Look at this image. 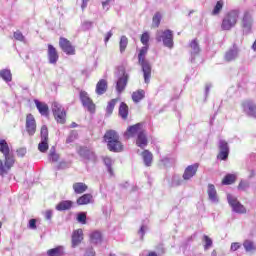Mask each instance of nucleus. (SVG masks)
<instances>
[{
    "label": "nucleus",
    "mask_w": 256,
    "mask_h": 256,
    "mask_svg": "<svg viewBox=\"0 0 256 256\" xmlns=\"http://www.w3.org/2000/svg\"><path fill=\"white\" fill-rule=\"evenodd\" d=\"M247 189H249V181L241 180L238 185V190L239 191H247Z\"/></svg>",
    "instance_id": "09e8293b"
},
{
    "label": "nucleus",
    "mask_w": 256,
    "mask_h": 256,
    "mask_svg": "<svg viewBox=\"0 0 256 256\" xmlns=\"http://www.w3.org/2000/svg\"><path fill=\"white\" fill-rule=\"evenodd\" d=\"M59 45L66 55H75V46L67 38L60 37Z\"/></svg>",
    "instance_id": "9b49d317"
},
{
    "label": "nucleus",
    "mask_w": 256,
    "mask_h": 256,
    "mask_svg": "<svg viewBox=\"0 0 256 256\" xmlns=\"http://www.w3.org/2000/svg\"><path fill=\"white\" fill-rule=\"evenodd\" d=\"M224 2L223 0H219L216 5L214 6V9L212 11V15H219L221 11L223 10Z\"/></svg>",
    "instance_id": "a19ab883"
},
{
    "label": "nucleus",
    "mask_w": 256,
    "mask_h": 256,
    "mask_svg": "<svg viewBox=\"0 0 256 256\" xmlns=\"http://www.w3.org/2000/svg\"><path fill=\"white\" fill-rule=\"evenodd\" d=\"M172 185L174 187H179V185H183V180L180 177L175 176L172 180Z\"/></svg>",
    "instance_id": "3c124183"
},
{
    "label": "nucleus",
    "mask_w": 256,
    "mask_h": 256,
    "mask_svg": "<svg viewBox=\"0 0 256 256\" xmlns=\"http://www.w3.org/2000/svg\"><path fill=\"white\" fill-rule=\"evenodd\" d=\"M85 256H95V250H93V248H89V249L86 251Z\"/></svg>",
    "instance_id": "052dcab7"
},
{
    "label": "nucleus",
    "mask_w": 256,
    "mask_h": 256,
    "mask_svg": "<svg viewBox=\"0 0 256 256\" xmlns=\"http://www.w3.org/2000/svg\"><path fill=\"white\" fill-rule=\"evenodd\" d=\"M52 113L57 123H61V125L65 124L67 113L65 112V108H63L59 102L52 103Z\"/></svg>",
    "instance_id": "423d86ee"
},
{
    "label": "nucleus",
    "mask_w": 256,
    "mask_h": 256,
    "mask_svg": "<svg viewBox=\"0 0 256 256\" xmlns=\"http://www.w3.org/2000/svg\"><path fill=\"white\" fill-rule=\"evenodd\" d=\"M48 256H63L65 255V249L63 246H58L56 248L49 249L47 251Z\"/></svg>",
    "instance_id": "c85d7f7f"
},
{
    "label": "nucleus",
    "mask_w": 256,
    "mask_h": 256,
    "mask_svg": "<svg viewBox=\"0 0 256 256\" xmlns=\"http://www.w3.org/2000/svg\"><path fill=\"white\" fill-rule=\"evenodd\" d=\"M210 89H211V85H206V89H205L206 95L209 94V90H210Z\"/></svg>",
    "instance_id": "69168bd1"
},
{
    "label": "nucleus",
    "mask_w": 256,
    "mask_h": 256,
    "mask_svg": "<svg viewBox=\"0 0 256 256\" xmlns=\"http://www.w3.org/2000/svg\"><path fill=\"white\" fill-rule=\"evenodd\" d=\"M90 241L94 245H97V244L101 243V241H102L101 232H99V231L92 232L90 234Z\"/></svg>",
    "instance_id": "72a5a7b5"
},
{
    "label": "nucleus",
    "mask_w": 256,
    "mask_h": 256,
    "mask_svg": "<svg viewBox=\"0 0 256 256\" xmlns=\"http://www.w3.org/2000/svg\"><path fill=\"white\" fill-rule=\"evenodd\" d=\"M93 201V195L84 194L77 199V205H89Z\"/></svg>",
    "instance_id": "c756f323"
},
{
    "label": "nucleus",
    "mask_w": 256,
    "mask_h": 256,
    "mask_svg": "<svg viewBox=\"0 0 256 256\" xmlns=\"http://www.w3.org/2000/svg\"><path fill=\"white\" fill-rule=\"evenodd\" d=\"M104 140L108 145L109 151L120 153L123 151V144L119 141V134L115 130H109L104 135Z\"/></svg>",
    "instance_id": "f03ea898"
},
{
    "label": "nucleus",
    "mask_w": 256,
    "mask_h": 256,
    "mask_svg": "<svg viewBox=\"0 0 256 256\" xmlns=\"http://www.w3.org/2000/svg\"><path fill=\"white\" fill-rule=\"evenodd\" d=\"M148 256H157V253L151 252V253L148 254Z\"/></svg>",
    "instance_id": "774afa93"
},
{
    "label": "nucleus",
    "mask_w": 256,
    "mask_h": 256,
    "mask_svg": "<svg viewBox=\"0 0 256 256\" xmlns=\"http://www.w3.org/2000/svg\"><path fill=\"white\" fill-rule=\"evenodd\" d=\"M143 131V123H137L127 128L126 132L124 133V137H126V139L135 137V135L138 137Z\"/></svg>",
    "instance_id": "ddd939ff"
},
{
    "label": "nucleus",
    "mask_w": 256,
    "mask_h": 256,
    "mask_svg": "<svg viewBox=\"0 0 256 256\" xmlns=\"http://www.w3.org/2000/svg\"><path fill=\"white\" fill-rule=\"evenodd\" d=\"M203 241L205 242V245H204L205 251H207V250L211 249V247H213V240L211 238H209V236L204 235Z\"/></svg>",
    "instance_id": "37998d69"
},
{
    "label": "nucleus",
    "mask_w": 256,
    "mask_h": 256,
    "mask_svg": "<svg viewBox=\"0 0 256 256\" xmlns=\"http://www.w3.org/2000/svg\"><path fill=\"white\" fill-rule=\"evenodd\" d=\"M252 49H253V51H256V40H255V42L252 45Z\"/></svg>",
    "instance_id": "338daca9"
},
{
    "label": "nucleus",
    "mask_w": 256,
    "mask_h": 256,
    "mask_svg": "<svg viewBox=\"0 0 256 256\" xmlns=\"http://www.w3.org/2000/svg\"><path fill=\"white\" fill-rule=\"evenodd\" d=\"M79 97L83 107H85V109H87V111L90 113H95V103H93V100L91 97H89V94L81 90Z\"/></svg>",
    "instance_id": "1a4fd4ad"
},
{
    "label": "nucleus",
    "mask_w": 256,
    "mask_h": 256,
    "mask_svg": "<svg viewBox=\"0 0 256 256\" xmlns=\"http://www.w3.org/2000/svg\"><path fill=\"white\" fill-rule=\"evenodd\" d=\"M40 135L41 142L38 144V150L40 153H47L49 150V130L47 129V126H42Z\"/></svg>",
    "instance_id": "0eeeda50"
},
{
    "label": "nucleus",
    "mask_w": 256,
    "mask_h": 256,
    "mask_svg": "<svg viewBox=\"0 0 256 256\" xmlns=\"http://www.w3.org/2000/svg\"><path fill=\"white\" fill-rule=\"evenodd\" d=\"M243 247H244L246 253H251L253 251H256L255 242H253L252 240H249V239H247L243 242Z\"/></svg>",
    "instance_id": "473e14b6"
},
{
    "label": "nucleus",
    "mask_w": 256,
    "mask_h": 256,
    "mask_svg": "<svg viewBox=\"0 0 256 256\" xmlns=\"http://www.w3.org/2000/svg\"><path fill=\"white\" fill-rule=\"evenodd\" d=\"M28 227H29V229H37V220L30 219Z\"/></svg>",
    "instance_id": "5fc2aeb1"
},
{
    "label": "nucleus",
    "mask_w": 256,
    "mask_h": 256,
    "mask_svg": "<svg viewBox=\"0 0 256 256\" xmlns=\"http://www.w3.org/2000/svg\"><path fill=\"white\" fill-rule=\"evenodd\" d=\"M77 221H78V223L85 225L87 223V213H85V212L78 213Z\"/></svg>",
    "instance_id": "49530a36"
},
{
    "label": "nucleus",
    "mask_w": 256,
    "mask_h": 256,
    "mask_svg": "<svg viewBox=\"0 0 256 256\" xmlns=\"http://www.w3.org/2000/svg\"><path fill=\"white\" fill-rule=\"evenodd\" d=\"M190 49H191V63L195 61V55H199V52L201 51V48H199V43L196 39L192 40L190 43Z\"/></svg>",
    "instance_id": "393cba45"
},
{
    "label": "nucleus",
    "mask_w": 256,
    "mask_h": 256,
    "mask_svg": "<svg viewBox=\"0 0 256 256\" xmlns=\"http://www.w3.org/2000/svg\"><path fill=\"white\" fill-rule=\"evenodd\" d=\"M26 131L28 135L33 136L37 131V122L35 121V116L33 114H28L26 116Z\"/></svg>",
    "instance_id": "4468645a"
},
{
    "label": "nucleus",
    "mask_w": 256,
    "mask_h": 256,
    "mask_svg": "<svg viewBox=\"0 0 256 256\" xmlns=\"http://www.w3.org/2000/svg\"><path fill=\"white\" fill-rule=\"evenodd\" d=\"M139 233H141L142 237L145 235V226H141Z\"/></svg>",
    "instance_id": "0e129e2a"
},
{
    "label": "nucleus",
    "mask_w": 256,
    "mask_h": 256,
    "mask_svg": "<svg viewBox=\"0 0 256 256\" xmlns=\"http://www.w3.org/2000/svg\"><path fill=\"white\" fill-rule=\"evenodd\" d=\"M69 167V164L67 162H60L57 169H67Z\"/></svg>",
    "instance_id": "bf43d9fd"
},
{
    "label": "nucleus",
    "mask_w": 256,
    "mask_h": 256,
    "mask_svg": "<svg viewBox=\"0 0 256 256\" xmlns=\"http://www.w3.org/2000/svg\"><path fill=\"white\" fill-rule=\"evenodd\" d=\"M118 99H112L108 102V105L106 107V115H112L113 110L115 109V105H117Z\"/></svg>",
    "instance_id": "58836bf2"
},
{
    "label": "nucleus",
    "mask_w": 256,
    "mask_h": 256,
    "mask_svg": "<svg viewBox=\"0 0 256 256\" xmlns=\"http://www.w3.org/2000/svg\"><path fill=\"white\" fill-rule=\"evenodd\" d=\"M239 15L240 12L237 9L230 10L228 13H226L222 20L221 29L223 31H231V29L237 25V21H239Z\"/></svg>",
    "instance_id": "20e7f679"
},
{
    "label": "nucleus",
    "mask_w": 256,
    "mask_h": 256,
    "mask_svg": "<svg viewBox=\"0 0 256 256\" xmlns=\"http://www.w3.org/2000/svg\"><path fill=\"white\" fill-rule=\"evenodd\" d=\"M199 169V163H194L192 165H189L182 175V178L184 181H189L190 179H193L195 175H197V171Z\"/></svg>",
    "instance_id": "2eb2a0df"
},
{
    "label": "nucleus",
    "mask_w": 256,
    "mask_h": 256,
    "mask_svg": "<svg viewBox=\"0 0 256 256\" xmlns=\"http://www.w3.org/2000/svg\"><path fill=\"white\" fill-rule=\"evenodd\" d=\"M153 25H155V27H159V25H161V13L157 12L153 16Z\"/></svg>",
    "instance_id": "8fccbe9b"
},
{
    "label": "nucleus",
    "mask_w": 256,
    "mask_h": 256,
    "mask_svg": "<svg viewBox=\"0 0 256 256\" xmlns=\"http://www.w3.org/2000/svg\"><path fill=\"white\" fill-rule=\"evenodd\" d=\"M239 47H237V44H234L224 55L225 61L228 63H231V61H235V59L239 58Z\"/></svg>",
    "instance_id": "dca6fc26"
},
{
    "label": "nucleus",
    "mask_w": 256,
    "mask_h": 256,
    "mask_svg": "<svg viewBox=\"0 0 256 256\" xmlns=\"http://www.w3.org/2000/svg\"><path fill=\"white\" fill-rule=\"evenodd\" d=\"M142 158L144 165H146V167H151V163H153V154L149 150H144L142 152Z\"/></svg>",
    "instance_id": "bb28decb"
},
{
    "label": "nucleus",
    "mask_w": 256,
    "mask_h": 256,
    "mask_svg": "<svg viewBox=\"0 0 256 256\" xmlns=\"http://www.w3.org/2000/svg\"><path fill=\"white\" fill-rule=\"evenodd\" d=\"M207 193H208L209 200L212 203H219V197L217 196V190L215 189V185L208 184Z\"/></svg>",
    "instance_id": "5701e85b"
},
{
    "label": "nucleus",
    "mask_w": 256,
    "mask_h": 256,
    "mask_svg": "<svg viewBox=\"0 0 256 256\" xmlns=\"http://www.w3.org/2000/svg\"><path fill=\"white\" fill-rule=\"evenodd\" d=\"M156 41H158V43H161L162 41L164 47H168V49H173V31L171 30L157 31Z\"/></svg>",
    "instance_id": "39448f33"
},
{
    "label": "nucleus",
    "mask_w": 256,
    "mask_h": 256,
    "mask_svg": "<svg viewBox=\"0 0 256 256\" xmlns=\"http://www.w3.org/2000/svg\"><path fill=\"white\" fill-rule=\"evenodd\" d=\"M96 93L97 95H104V93H107V80H99V82L96 84Z\"/></svg>",
    "instance_id": "a878e982"
},
{
    "label": "nucleus",
    "mask_w": 256,
    "mask_h": 256,
    "mask_svg": "<svg viewBox=\"0 0 256 256\" xmlns=\"http://www.w3.org/2000/svg\"><path fill=\"white\" fill-rule=\"evenodd\" d=\"M89 3V0H82L81 8L84 10L87 7V4Z\"/></svg>",
    "instance_id": "e2e57ef3"
},
{
    "label": "nucleus",
    "mask_w": 256,
    "mask_h": 256,
    "mask_svg": "<svg viewBox=\"0 0 256 256\" xmlns=\"http://www.w3.org/2000/svg\"><path fill=\"white\" fill-rule=\"evenodd\" d=\"M227 200L234 213H247V209L245 208V206H243V204H241V202H239V200H237L235 196L228 194Z\"/></svg>",
    "instance_id": "6e6552de"
},
{
    "label": "nucleus",
    "mask_w": 256,
    "mask_h": 256,
    "mask_svg": "<svg viewBox=\"0 0 256 256\" xmlns=\"http://www.w3.org/2000/svg\"><path fill=\"white\" fill-rule=\"evenodd\" d=\"M147 51H149V46H144L141 48L138 54V61L142 67V71L144 74V81L145 83H149L151 81V65L147 60H145V55H147Z\"/></svg>",
    "instance_id": "7ed1b4c3"
},
{
    "label": "nucleus",
    "mask_w": 256,
    "mask_h": 256,
    "mask_svg": "<svg viewBox=\"0 0 256 256\" xmlns=\"http://www.w3.org/2000/svg\"><path fill=\"white\" fill-rule=\"evenodd\" d=\"M127 45H129V40L127 36H121L119 46H120V53H125V49H127Z\"/></svg>",
    "instance_id": "ea45409f"
},
{
    "label": "nucleus",
    "mask_w": 256,
    "mask_h": 256,
    "mask_svg": "<svg viewBox=\"0 0 256 256\" xmlns=\"http://www.w3.org/2000/svg\"><path fill=\"white\" fill-rule=\"evenodd\" d=\"M147 135L145 134V130L143 132H140L136 139V145L137 147H140V149H145L148 145Z\"/></svg>",
    "instance_id": "412c9836"
},
{
    "label": "nucleus",
    "mask_w": 256,
    "mask_h": 256,
    "mask_svg": "<svg viewBox=\"0 0 256 256\" xmlns=\"http://www.w3.org/2000/svg\"><path fill=\"white\" fill-rule=\"evenodd\" d=\"M112 0H106L102 2V7L103 9H105L106 11H109V4L111 3Z\"/></svg>",
    "instance_id": "13d9d810"
},
{
    "label": "nucleus",
    "mask_w": 256,
    "mask_h": 256,
    "mask_svg": "<svg viewBox=\"0 0 256 256\" xmlns=\"http://www.w3.org/2000/svg\"><path fill=\"white\" fill-rule=\"evenodd\" d=\"M0 77L6 81V83L11 82V80L13 79L12 74H11V70L8 69H4L0 71Z\"/></svg>",
    "instance_id": "e433bc0d"
},
{
    "label": "nucleus",
    "mask_w": 256,
    "mask_h": 256,
    "mask_svg": "<svg viewBox=\"0 0 256 256\" xmlns=\"http://www.w3.org/2000/svg\"><path fill=\"white\" fill-rule=\"evenodd\" d=\"M34 103L41 115H43L44 117H47V115H49V106H47L45 102L34 100Z\"/></svg>",
    "instance_id": "b1692460"
},
{
    "label": "nucleus",
    "mask_w": 256,
    "mask_h": 256,
    "mask_svg": "<svg viewBox=\"0 0 256 256\" xmlns=\"http://www.w3.org/2000/svg\"><path fill=\"white\" fill-rule=\"evenodd\" d=\"M78 136H79V134L77 133V131L73 130V131L70 132V134L68 135V137H67V139H66V143H73V141H75Z\"/></svg>",
    "instance_id": "de8ad7c7"
},
{
    "label": "nucleus",
    "mask_w": 256,
    "mask_h": 256,
    "mask_svg": "<svg viewBox=\"0 0 256 256\" xmlns=\"http://www.w3.org/2000/svg\"><path fill=\"white\" fill-rule=\"evenodd\" d=\"M73 207V202L71 200H64L61 201L57 206L56 210L57 211H67Z\"/></svg>",
    "instance_id": "cd10ccee"
},
{
    "label": "nucleus",
    "mask_w": 256,
    "mask_h": 256,
    "mask_svg": "<svg viewBox=\"0 0 256 256\" xmlns=\"http://www.w3.org/2000/svg\"><path fill=\"white\" fill-rule=\"evenodd\" d=\"M142 99H145V90H138L132 93V100L134 103H139Z\"/></svg>",
    "instance_id": "f704fd0d"
},
{
    "label": "nucleus",
    "mask_w": 256,
    "mask_h": 256,
    "mask_svg": "<svg viewBox=\"0 0 256 256\" xmlns=\"http://www.w3.org/2000/svg\"><path fill=\"white\" fill-rule=\"evenodd\" d=\"M0 152L4 156V162L0 159V177L3 178L5 175H9L11 168L15 165V155L5 140H0Z\"/></svg>",
    "instance_id": "f257e3e1"
},
{
    "label": "nucleus",
    "mask_w": 256,
    "mask_h": 256,
    "mask_svg": "<svg viewBox=\"0 0 256 256\" xmlns=\"http://www.w3.org/2000/svg\"><path fill=\"white\" fill-rule=\"evenodd\" d=\"M73 190L77 195H81V193L87 191V186L83 182H76L73 184Z\"/></svg>",
    "instance_id": "7c9ffc66"
},
{
    "label": "nucleus",
    "mask_w": 256,
    "mask_h": 256,
    "mask_svg": "<svg viewBox=\"0 0 256 256\" xmlns=\"http://www.w3.org/2000/svg\"><path fill=\"white\" fill-rule=\"evenodd\" d=\"M119 116L121 119H127V117H129V106H127L125 102H121L119 106Z\"/></svg>",
    "instance_id": "2f4dec72"
},
{
    "label": "nucleus",
    "mask_w": 256,
    "mask_h": 256,
    "mask_svg": "<svg viewBox=\"0 0 256 256\" xmlns=\"http://www.w3.org/2000/svg\"><path fill=\"white\" fill-rule=\"evenodd\" d=\"M111 37H113V32L112 31H109L105 37V43H107Z\"/></svg>",
    "instance_id": "680f3d73"
},
{
    "label": "nucleus",
    "mask_w": 256,
    "mask_h": 256,
    "mask_svg": "<svg viewBox=\"0 0 256 256\" xmlns=\"http://www.w3.org/2000/svg\"><path fill=\"white\" fill-rule=\"evenodd\" d=\"M242 107L244 111L250 116L256 118V104L251 100H246L243 102Z\"/></svg>",
    "instance_id": "6ab92c4d"
},
{
    "label": "nucleus",
    "mask_w": 256,
    "mask_h": 256,
    "mask_svg": "<svg viewBox=\"0 0 256 256\" xmlns=\"http://www.w3.org/2000/svg\"><path fill=\"white\" fill-rule=\"evenodd\" d=\"M91 27H93V22H89V21L83 22L82 31H89Z\"/></svg>",
    "instance_id": "603ef678"
},
{
    "label": "nucleus",
    "mask_w": 256,
    "mask_h": 256,
    "mask_svg": "<svg viewBox=\"0 0 256 256\" xmlns=\"http://www.w3.org/2000/svg\"><path fill=\"white\" fill-rule=\"evenodd\" d=\"M253 26V16L251 15V12L245 11L243 18H242V27L246 33H249L251 31V27Z\"/></svg>",
    "instance_id": "f3484780"
},
{
    "label": "nucleus",
    "mask_w": 256,
    "mask_h": 256,
    "mask_svg": "<svg viewBox=\"0 0 256 256\" xmlns=\"http://www.w3.org/2000/svg\"><path fill=\"white\" fill-rule=\"evenodd\" d=\"M14 39H16V41H20L21 43H27V39H25V36L19 30L14 32Z\"/></svg>",
    "instance_id": "c03bdc74"
},
{
    "label": "nucleus",
    "mask_w": 256,
    "mask_h": 256,
    "mask_svg": "<svg viewBox=\"0 0 256 256\" xmlns=\"http://www.w3.org/2000/svg\"><path fill=\"white\" fill-rule=\"evenodd\" d=\"M241 249V243L239 242H233L230 247V251L235 252L237 250Z\"/></svg>",
    "instance_id": "864d4df0"
},
{
    "label": "nucleus",
    "mask_w": 256,
    "mask_h": 256,
    "mask_svg": "<svg viewBox=\"0 0 256 256\" xmlns=\"http://www.w3.org/2000/svg\"><path fill=\"white\" fill-rule=\"evenodd\" d=\"M237 181V175L235 174H227L222 180V185H233Z\"/></svg>",
    "instance_id": "c9c22d12"
},
{
    "label": "nucleus",
    "mask_w": 256,
    "mask_h": 256,
    "mask_svg": "<svg viewBox=\"0 0 256 256\" xmlns=\"http://www.w3.org/2000/svg\"><path fill=\"white\" fill-rule=\"evenodd\" d=\"M218 148H219V154H218V159H221V161H227L229 158V144L225 140H219L218 143Z\"/></svg>",
    "instance_id": "f8f14e48"
},
{
    "label": "nucleus",
    "mask_w": 256,
    "mask_h": 256,
    "mask_svg": "<svg viewBox=\"0 0 256 256\" xmlns=\"http://www.w3.org/2000/svg\"><path fill=\"white\" fill-rule=\"evenodd\" d=\"M52 217H53V211L52 210H47L45 212V219H47V221H51Z\"/></svg>",
    "instance_id": "4d7b16f0"
},
{
    "label": "nucleus",
    "mask_w": 256,
    "mask_h": 256,
    "mask_svg": "<svg viewBox=\"0 0 256 256\" xmlns=\"http://www.w3.org/2000/svg\"><path fill=\"white\" fill-rule=\"evenodd\" d=\"M104 164L107 167V171L110 175H113V160L109 157L104 158Z\"/></svg>",
    "instance_id": "79ce46f5"
},
{
    "label": "nucleus",
    "mask_w": 256,
    "mask_h": 256,
    "mask_svg": "<svg viewBox=\"0 0 256 256\" xmlns=\"http://www.w3.org/2000/svg\"><path fill=\"white\" fill-rule=\"evenodd\" d=\"M48 59L51 65H55L57 61H59V54L57 53V49H55L51 44L48 45Z\"/></svg>",
    "instance_id": "aec40b11"
},
{
    "label": "nucleus",
    "mask_w": 256,
    "mask_h": 256,
    "mask_svg": "<svg viewBox=\"0 0 256 256\" xmlns=\"http://www.w3.org/2000/svg\"><path fill=\"white\" fill-rule=\"evenodd\" d=\"M48 159L51 163H57V161H59V154L55 151V146H52L50 149Z\"/></svg>",
    "instance_id": "4c0bfd02"
},
{
    "label": "nucleus",
    "mask_w": 256,
    "mask_h": 256,
    "mask_svg": "<svg viewBox=\"0 0 256 256\" xmlns=\"http://www.w3.org/2000/svg\"><path fill=\"white\" fill-rule=\"evenodd\" d=\"M122 76L118 78L116 82V91L117 93L121 94L123 91H125V87H127V81H129V75L125 73V69H120Z\"/></svg>",
    "instance_id": "9d476101"
},
{
    "label": "nucleus",
    "mask_w": 256,
    "mask_h": 256,
    "mask_svg": "<svg viewBox=\"0 0 256 256\" xmlns=\"http://www.w3.org/2000/svg\"><path fill=\"white\" fill-rule=\"evenodd\" d=\"M149 32H144L140 38V41L142 43V45H144V47H149Z\"/></svg>",
    "instance_id": "a18cd8bd"
},
{
    "label": "nucleus",
    "mask_w": 256,
    "mask_h": 256,
    "mask_svg": "<svg viewBox=\"0 0 256 256\" xmlns=\"http://www.w3.org/2000/svg\"><path fill=\"white\" fill-rule=\"evenodd\" d=\"M18 157H23L24 155H27V149L20 148L16 151Z\"/></svg>",
    "instance_id": "6e6d98bb"
},
{
    "label": "nucleus",
    "mask_w": 256,
    "mask_h": 256,
    "mask_svg": "<svg viewBox=\"0 0 256 256\" xmlns=\"http://www.w3.org/2000/svg\"><path fill=\"white\" fill-rule=\"evenodd\" d=\"M83 241V230H75L72 234V247H77Z\"/></svg>",
    "instance_id": "4be33fe9"
},
{
    "label": "nucleus",
    "mask_w": 256,
    "mask_h": 256,
    "mask_svg": "<svg viewBox=\"0 0 256 256\" xmlns=\"http://www.w3.org/2000/svg\"><path fill=\"white\" fill-rule=\"evenodd\" d=\"M78 155L83 157V159H87L88 161H97V156H95V152L93 150H89L87 147H80L78 150Z\"/></svg>",
    "instance_id": "a211bd4d"
}]
</instances>
